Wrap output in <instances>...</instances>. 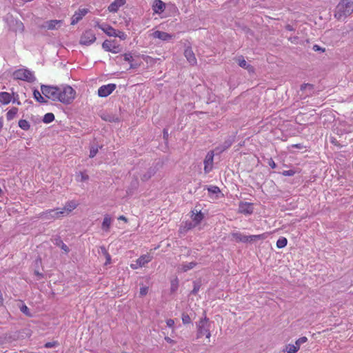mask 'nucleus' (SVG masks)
Returning a JSON list of instances; mask_svg holds the SVG:
<instances>
[{"instance_id": "nucleus-21", "label": "nucleus", "mask_w": 353, "mask_h": 353, "mask_svg": "<svg viewBox=\"0 0 353 353\" xmlns=\"http://www.w3.org/2000/svg\"><path fill=\"white\" fill-rule=\"evenodd\" d=\"M232 236L233 239H234L237 242L245 243V242L248 241V236H245V235L241 234V232H233V233H232Z\"/></svg>"}, {"instance_id": "nucleus-63", "label": "nucleus", "mask_w": 353, "mask_h": 353, "mask_svg": "<svg viewBox=\"0 0 353 353\" xmlns=\"http://www.w3.org/2000/svg\"><path fill=\"white\" fill-rule=\"evenodd\" d=\"M34 273H35V274H37V275L42 276V274H40L38 271H35V272H34Z\"/></svg>"}, {"instance_id": "nucleus-43", "label": "nucleus", "mask_w": 353, "mask_h": 353, "mask_svg": "<svg viewBox=\"0 0 353 353\" xmlns=\"http://www.w3.org/2000/svg\"><path fill=\"white\" fill-rule=\"evenodd\" d=\"M59 343L57 341L48 342L44 345L46 348H52L58 346Z\"/></svg>"}, {"instance_id": "nucleus-40", "label": "nucleus", "mask_w": 353, "mask_h": 353, "mask_svg": "<svg viewBox=\"0 0 353 353\" xmlns=\"http://www.w3.org/2000/svg\"><path fill=\"white\" fill-rule=\"evenodd\" d=\"M20 310L21 312L25 314L26 316H31V314L30 313V310L26 305L23 304L20 307Z\"/></svg>"}, {"instance_id": "nucleus-19", "label": "nucleus", "mask_w": 353, "mask_h": 353, "mask_svg": "<svg viewBox=\"0 0 353 353\" xmlns=\"http://www.w3.org/2000/svg\"><path fill=\"white\" fill-rule=\"evenodd\" d=\"M236 61H237L239 65L241 68L248 70L249 72H254V68L247 63V61L244 59L243 57L241 56L237 57L236 59Z\"/></svg>"}, {"instance_id": "nucleus-26", "label": "nucleus", "mask_w": 353, "mask_h": 353, "mask_svg": "<svg viewBox=\"0 0 353 353\" xmlns=\"http://www.w3.org/2000/svg\"><path fill=\"white\" fill-rule=\"evenodd\" d=\"M196 265V262L186 263L181 264L179 268L182 272H187L188 270L193 269Z\"/></svg>"}, {"instance_id": "nucleus-17", "label": "nucleus", "mask_w": 353, "mask_h": 353, "mask_svg": "<svg viewBox=\"0 0 353 353\" xmlns=\"http://www.w3.org/2000/svg\"><path fill=\"white\" fill-rule=\"evenodd\" d=\"M154 38L159 39L162 41H169L174 37L173 34H168L165 32L157 30L152 33Z\"/></svg>"}, {"instance_id": "nucleus-46", "label": "nucleus", "mask_w": 353, "mask_h": 353, "mask_svg": "<svg viewBox=\"0 0 353 353\" xmlns=\"http://www.w3.org/2000/svg\"><path fill=\"white\" fill-rule=\"evenodd\" d=\"M148 287H142L140 289V295L141 296H145L148 294Z\"/></svg>"}, {"instance_id": "nucleus-12", "label": "nucleus", "mask_w": 353, "mask_h": 353, "mask_svg": "<svg viewBox=\"0 0 353 353\" xmlns=\"http://www.w3.org/2000/svg\"><path fill=\"white\" fill-rule=\"evenodd\" d=\"M77 205L78 203L74 201H70L67 202L63 208H59L63 217L69 215L70 213L77 207Z\"/></svg>"}, {"instance_id": "nucleus-22", "label": "nucleus", "mask_w": 353, "mask_h": 353, "mask_svg": "<svg viewBox=\"0 0 353 353\" xmlns=\"http://www.w3.org/2000/svg\"><path fill=\"white\" fill-rule=\"evenodd\" d=\"M152 256L150 254H144L141 256L137 260L138 265L140 267L144 266L152 260Z\"/></svg>"}, {"instance_id": "nucleus-39", "label": "nucleus", "mask_w": 353, "mask_h": 353, "mask_svg": "<svg viewBox=\"0 0 353 353\" xmlns=\"http://www.w3.org/2000/svg\"><path fill=\"white\" fill-rule=\"evenodd\" d=\"M307 341V338L306 336H302L297 339L295 342V345L299 347V350L302 344L306 343Z\"/></svg>"}, {"instance_id": "nucleus-15", "label": "nucleus", "mask_w": 353, "mask_h": 353, "mask_svg": "<svg viewBox=\"0 0 353 353\" xmlns=\"http://www.w3.org/2000/svg\"><path fill=\"white\" fill-rule=\"evenodd\" d=\"M99 29H101L105 34L109 37H114L116 34V31L114 28L107 23H97L96 25Z\"/></svg>"}, {"instance_id": "nucleus-38", "label": "nucleus", "mask_w": 353, "mask_h": 353, "mask_svg": "<svg viewBox=\"0 0 353 353\" xmlns=\"http://www.w3.org/2000/svg\"><path fill=\"white\" fill-rule=\"evenodd\" d=\"M98 150H99V147L97 145H92L90 147V154H89L90 158H93L94 157H95L98 152Z\"/></svg>"}, {"instance_id": "nucleus-42", "label": "nucleus", "mask_w": 353, "mask_h": 353, "mask_svg": "<svg viewBox=\"0 0 353 353\" xmlns=\"http://www.w3.org/2000/svg\"><path fill=\"white\" fill-rule=\"evenodd\" d=\"M182 321L184 324H189L191 323V319L188 314L183 313L182 314Z\"/></svg>"}, {"instance_id": "nucleus-14", "label": "nucleus", "mask_w": 353, "mask_h": 353, "mask_svg": "<svg viewBox=\"0 0 353 353\" xmlns=\"http://www.w3.org/2000/svg\"><path fill=\"white\" fill-rule=\"evenodd\" d=\"M88 10L86 8L79 9L72 17L71 24H77L82 18L88 13Z\"/></svg>"}, {"instance_id": "nucleus-35", "label": "nucleus", "mask_w": 353, "mask_h": 353, "mask_svg": "<svg viewBox=\"0 0 353 353\" xmlns=\"http://www.w3.org/2000/svg\"><path fill=\"white\" fill-rule=\"evenodd\" d=\"M54 119V115L52 113H47L44 115L43 121L46 123H50Z\"/></svg>"}, {"instance_id": "nucleus-25", "label": "nucleus", "mask_w": 353, "mask_h": 353, "mask_svg": "<svg viewBox=\"0 0 353 353\" xmlns=\"http://www.w3.org/2000/svg\"><path fill=\"white\" fill-rule=\"evenodd\" d=\"M11 95L8 92H0V102L3 104H8L11 101Z\"/></svg>"}, {"instance_id": "nucleus-24", "label": "nucleus", "mask_w": 353, "mask_h": 353, "mask_svg": "<svg viewBox=\"0 0 353 353\" xmlns=\"http://www.w3.org/2000/svg\"><path fill=\"white\" fill-rule=\"evenodd\" d=\"M192 221L197 225L203 219V214L201 212H194L192 211Z\"/></svg>"}, {"instance_id": "nucleus-50", "label": "nucleus", "mask_w": 353, "mask_h": 353, "mask_svg": "<svg viewBox=\"0 0 353 353\" xmlns=\"http://www.w3.org/2000/svg\"><path fill=\"white\" fill-rule=\"evenodd\" d=\"M166 324L169 327H173L174 324V321L173 319H168L166 321Z\"/></svg>"}, {"instance_id": "nucleus-27", "label": "nucleus", "mask_w": 353, "mask_h": 353, "mask_svg": "<svg viewBox=\"0 0 353 353\" xmlns=\"http://www.w3.org/2000/svg\"><path fill=\"white\" fill-rule=\"evenodd\" d=\"M313 90H314V85L312 84L304 83V84L301 85V90L305 91L306 96H309V95L312 94Z\"/></svg>"}, {"instance_id": "nucleus-18", "label": "nucleus", "mask_w": 353, "mask_h": 353, "mask_svg": "<svg viewBox=\"0 0 353 353\" xmlns=\"http://www.w3.org/2000/svg\"><path fill=\"white\" fill-rule=\"evenodd\" d=\"M125 3V0H114L112 3L110 4L108 8V10L110 12H116L118 11L120 7L123 6Z\"/></svg>"}, {"instance_id": "nucleus-9", "label": "nucleus", "mask_w": 353, "mask_h": 353, "mask_svg": "<svg viewBox=\"0 0 353 353\" xmlns=\"http://www.w3.org/2000/svg\"><path fill=\"white\" fill-rule=\"evenodd\" d=\"M102 48L108 52L117 54L121 52L119 46L116 45L114 41L105 40L102 43Z\"/></svg>"}, {"instance_id": "nucleus-52", "label": "nucleus", "mask_w": 353, "mask_h": 353, "mask_svg": "<svg viewBox=\"0 0 353 353\" xmlns=\"http://www.w3.org/2000/svg\"><path fill=\"white\" fill-rule=\"evenodd\" d=\"M268 164L272 168H275L276 166L275 162L272 160V159H270L269 160Z\"/></svg>"}, {"instance_id": "nucleus-23", "label": "nucleus", "mask_w": 353, "mask_h": 353, "mask_svg": "<svg viewBox=\"0 0 353 353\" xmlns=\"http://www.w3.org/2000/svg\"><path fill=\"white\" fill-rule=\"evenodd\" d=\"M112 223L111 217L109 215H105L104 216L101 228L103 230L108 232L110 228Z\"/></svg>"}, {"instance_id": "nucleus-10", "label": "nucleus", "mask_w": 353, "mask_h": 353, "mask_svg": "<svg viewBox=\"0 0 353 353\" xmlns=\"http://www.w3.org/2000/svg\"><path fill=\"white\" fill-rule=\"evenodd\" d=\"M116 89V85L109 83L101 86L98 90V94L101 97H105L110 95Z\"/></svg>"}, {"instance_id": "nucleus-55", "label": "nucleus", "mask_w": 353, "mask_h": 353, "mask_svg": "<svg viewBox=\"0 0 353 353\" xmlns=\"http://www.w3.org/2000/svg\"><path fill=\"white\" fill-rule=\"evenodd\" d=\"M130 267H131L132 269H134V270L137 269L138 268H140V266H139V265H138L137 260L135 261V263H132V264L130 265Z\"/></svg>"}, {"instance_id": "nucleus-20", "label": "nucleus", "mask_w": 353, "mask_h": 353, "mask_svg": "<svg viewBox=\"0 0 353 353\" xmlns=\"http://www.w3.org/2000/svg\"><path fill=\"white\" fill-rule=\"evenodd\" d=\"M153 10L156 13L161 12L165 8V3L161 0H155L153 3Z\"/></svg>"}, {"instance_id": "nucleus-56", "label": "nucleus", "mask_w": 353, "mask_h": 353, "mask_svg": "<svg viewBox=\"0 0 353 353\" xmlns=\"http://www.w3.org/2000/svg\"><path fill=\"white\" fill-rule=\"evenodd\" d=\"M285 29L288 30V31H294V28H293V26L290 24H288L285 26Z\"/></svg>"}, {"instance_id": "nucleus-45", "label": "nucleus", "mask_w": 353, "mask_h": 353, "mask_svg": "<svg viewBox=\"0 0 353 353\" xmlns=\"http://www.w3.org/2000/svg\"><path fill=\"white\" fill-rule=\"evenodd\" d=\"M123 59L125 61L131 62L133 60V57L131 54L130 53H125L123 54Z\"/></svg>"}, {"instance_id": "nucleus-47", "label": "nucleus", "mask_w": 353, "mask_h": 353, "mask_svg": "<svg viewBox=\"0 0 353 353\" xmlns=\"http://www.w3.org/2000/svg\"><path fill=\"white\" fill-rule=\"evenodd\" d=\"M294 174V171H293L292 170H285L283 172V175L284 176H293Z\"/></svg>"}, {"instance_id": "nucleus-2", "label": "nucleus", "mask_w": 353, "mask_h": 353, "mask_svg": "<svg viewBox=\"0 0 353 353\" xmlns=\"http://www.w3.org/2000/svg\"><path fill=\"white\" fill-rule=\"evenodd\" d=\"M59 101L64 104H70L75 98L76 92L70 85H62L59 87Z\"/></svg>"}, {"instance_id": "nucleus-44", "label": "nucleus", "mask_w": 353, "mask_h": 353, "mask_svg": "<svg viewBox=\"0 0 353 353\" xmlns=\"http://www.w3.org/2000/svg\"><path fill=\"white\" fill-rule=\"evenodd\" d=\"M196 225L192 221V222H185L184 228L186 230H190L194 227H196Z\"/></svg>"}, {"instance_id": "nucleus-48", "label": "nucleus", "mask_w": 353, "mask_h": 353, "mask_svg": "<svg viewBox=\"0 0 353 353\" xmlns=\"http://www.w3.org/2000/svg\"><path fill=\"white\" fill-rule=\"evenodd\" d=\"M208 190L209 192H211L212 193H217L219 192L220 190H219V188L216 186H212L210 188H208Z\"/></svg>"}, {"instance_id": "nucleus-16", "label": "nucleus", "mask_w": 353, "mask_h": 353, "mask_svg": "<svg viewBox=\"0 0 353 353\" xmlns=\"http://www.w3.org/2000/svg\"><path fill=\"white\" fill-rule=\"evenodd\" d=\"M184 56L187 61L192 65H196L197 63L195 54L192 48L188 47L184 51Z\"/></svg>"}, {"instance_id": "nucleus-11", "label": "nucleus", "mask_w": 353, "mask_h": 353, "mask_svg": "<svg viewBox=\"0 0 353 353\" xmlns=\"http://www.w3.org/2000/svg\"><path fill=\"white\" fill-rule=\"evenodd\" d=\"M214 154L213 152H209L206 154L204 159V171L205 173H209L212 170L213 166Z\"/></svg>"}, {"instance_id": "nucleus-7", "label": "nucleus", "mask_w": 353, "mask_h": 353, "mask_svg": "<svg viewBox=\"0 0 353 353\" xmlns=\"http://www.w3.org/2000/svg\"><path fill=\"white\" fill-rule=\"evenodd\" d=\"M40 217L43 219H61L63 217L62 213L59 208L57 209H52L46 210V212H43L41 214Z\"/></svg>"}, {"instance_id": "nucleus-60", "label": "nucleus", "mask_w": 353, "mask_h": 353, "mask_svg": "<svg viewBox=\"0 0 353 353\" xmlns=\"http://www.w3.org/2000/svg\"><path fill=\"white\" fill-rule=\"evenodd\" d=\"M163 136L164 137H167L168 136V130L165 129L163 130Z\"/></svg>"}, {"instance_id": "nucleus-6", "label": "nucleus", "mask_w": 353, "mask_h": 353, "mask_svg": "<svg viewBox=\"0 0 353 353\" xmlns=\"http://www.w3.org/2000/svg\"><path fill=\"white\" fill-rule=\"evenodd\" d=\"M97 38L92 30H85L81 36L79 43L83 46H90L95 42Z\"/></svg>"}, {"instance_id": "nucleus-29", "label": "nucleus", "mask_w": 353, "mask_h": 353, "mask_svg": "<svg viewBox=\"0 0 353 353\" xmlns=\"http://www.w3.org/2000/svg\"><path fill=\"white\" fill-rule=\"evenodd\" d=\"M33 96L37 101H38L41 103H47V101L44 99V97L41 95L40 92L38 91L37 90H34L33 91Z\"/></svg>"}, {"instance_id": "nucleus-31", "label": "nucleus", "mask_w": 353, "mask_h": 353, "mask_svg": "<svg viewBox=\"0 0 353 353\" xmlns=\"http://www.w3.org/2000/svg\"><path fill=\"white\" fill-rule=\"evenodd\" d=\"M299 350V347L296 346L294 344H288L285 347V351L288 353H296Z\"/></svg>"}, {"instance_id": "nucleus-37", "label": "nucleus", "mask_w": 353, "mask_h": 353, "mask_svg": "<svg viewBox=\"0 0 353 353\" xmlns=\"http://www.w3.org/2000/svg\"><path fill=\"white\" fill-rule=\"evenodd\" d=\"M155 172L156 170L154 168H150L147 174L143 175L142 179L144 181L148 180Z\"/></svg>"}, {"instance_id": "nucleus-33", "label": "nucleus", "mask_w": 353, "mask_h": 353, "mask_svg": "<svg viewBox=\"0 0 353 353\" xmlns=\"http://www.w3.org/2000/svg\"><path fill=\"white\" fill-rule=\"evenodd\" d=\"M89 179V176L83 172H80L77 175V180L79 181H86Z\"/></svg>"}, {"instance_id": "nucleus-58", "label": "nucleus", "mask_w": 353, "mask_h": 353, "mask_svg": "<svg viewBox=\"0 0 353 353\" xmlns=\"http://www.w3.org/2000/svg\"><path fill=\"white\" fill-rule=\"evenodd\" d=\"M101 252L102 254L105 256L107 254H109L107 251V250L104 248V247H101Z\"/></svg>"}, {"instance_id": "nucleus-8", "label": "nucleus", "mask_w": 353, "mask_h": 353, "mask_svg": "<svg viewBox=\"0 0 353 353\" xmlns=\"http://www.w3.org/2000/svg\"><path fill=\"white\" fill-rule=\"evenodd\" d=\"M63 24V20H49L46 22H44L41 25V28L44 29H47L48 30H58L59 28H61Z\"/></svg>"}, {"instance_id": "nucleus-54", "label": "nucleus", "mask_w": 353, "mask_h": 353, "mask_svg": "<svg viewBox=\"0 0 353 353\" xmlns=\"http://www.w3.org/2000/svg\"><path fill=\"white\" fill-rule=\"evenodd\" d=\"M199 290V287L198 285H196V284H194V286L192 291V293L194 294H196L198 292Z\"/></svg>"}, {"instance_id": "nucleus-36", "label": "nucleus", "mask_w": 353, "mask_h": 353, "mask_svg": "<svg viewBox=\"0 0 353 353\" xmlns=\"http://www.w3.org/2000/svg\"><path fill=\"white\" fill-rule=\"evenodd\" d=\"M288 241L285 237H281L276 241V246L278 248H283L286 246Z\"/></svg>"}, {"instance_id": "nucleus-32", "label": "nucleus", "mask_w": 353, "mask_h": 353, "mask_svg": "<svg viewBox=\"0 0 353 353\" xmlns=\"http://www.w3.org/2000/svg\"><path fill=\"white\" fill-rule=\"evenodd\" d=\"M19 126L23 130H28L30 127L29 122L25 119L19 120Z\"/></svg>"}, {"instance_id": "nucleus-3", "label": "nucleus", "mask_w": 353, "mask_h": 353, "mask_svg": "<svg viewBox=\"0 0 353 353\" xmlns=\"http://www.w3.org/2000/svg\"><path fill=\"white\" fill-rule=\"evenodd\" d=\"M212 323L206 317L201 319L196 324V339H200L203 336L208 339L211 336L210 327Z\"/></svg>"}, {"instance_id": "nucleus-62", "label": "nucleus", "mask_w": 353, "mask_h": 353, "mask_svg": "<svg viewBox=\"0 0 353 353\" xmlns=\"http://www.w3.org/2000/svg\"><path fill=\"white\" fill-rule=\"evenodd\" d=\"M3 127V122H2V120L0 119V130Z\"/></svg>"}, {"instance_id": "nucleus-30", "label": "nucleus", "mask_w": 353, "mask_h": 353, "mask_svg": "<svg viewBox=\"0 0 353 353\" xmlns=\"http://www.w3.org/2000/svg\"><path fill=\"white\" fill-rule=\"evenodd\" d=\"M18 112V108H11L6 114V119L8 121L12 120L17 115Z\"/></svg>"}, {"instance_id": "nucleus-53", "label": "nucleus", "mask_w": 353, "mask_h": 353, "mask_svg": "<svg viewBox=\"0 0 353 353\" xmlns=\"http://www.w3.org/2000/svg\"><path fill=\"white\" fill-rule=\"evenodd\" d=\"M105 259H106V261H105V265H108V264H110L111 263V256L109 254H107L105 256Z\"/></svg>"}, {"instance_id": "nucleus-1", "label": "nucleus", "mask_w": 353, "mask_h": 353, "mask_svg": "<svg viewBox=\"0 0 353 353\" xmlns=\"http://www.w3.org/2000/svg\"><path fill=\"white\" fill-rule=\"evenodd\" d=\"M353 12V0H341L335 8L334 17L344 20Z\"/></svg>"}, {"instance_id": "nucleus-5", "label": "nucleus", "mask_w": 353, "mask_h": 353, "mask_svg": "<svg viewBox=\"0 0 353 353\" xmlns=\"http://www.w3.org/2000/svg\"><path fill=\"white\" fill-rule=\"evenodd\" d=\"M13 76L15 79L26 81L28 82H33L35 80V77L34 75V73L25 68H21L16 70Z\"/></svg>"}, {"instance_id": "nucleus-13", "label": "nucleus", "mask_w": 353, "mask_h": 353, "mask_svg": "<svg viewBox=\"0 0 353 353\" xmlns=\"http://www.w3.org/2000/svg\"><path fill=\"white\" fill-rule=\"evenodd\" d=\"M252 203L248 202H240L239 205V212L244 214H251L253 212Z\"/></svg>"}, {"instance_id": "nucleus-49", "label": "nucleus", "mask_w": 353, "mask_h": 353, "mask_svg": "<svg viewBox=\"0 0 353 353\" xmlns=\"http://www.w3.org/2000/svg\"><path fill=\"white\" fill-rule=\"evenodd\" d=\"M312 49L314 51H321V52H325V49L324 48H322L321 47H320L318 45H314L313 47H312Z\"/></svg>"}, {"instance_id": "nucleus-61", "label": "nucleus", "mask_w": 353, "mask_h": 353, "mask_svg": "<svg viewBox=\"0 0 353 353\" xmlns=\"http://www.w3.org/2000/svg\"><path fill=\"white\" fill-rule=\"evenodd\" d=\"M119 219L127 221V219L124 216H120Z\"/></svg>"}, {"instance_id": "nucleus-28", "label": "nucleus", "mask_w": 353, "mask_h": 353, "mask_svg": "<svg viewBox=\"0 0 353 353\" xmlns=\"http://www.w3.org/2000/svg\"><path fill=\"white\" fill-rule=\"evenodd\" d=\"M233 143V140L232 139H228L224 141L222 145L218 147L216 150H219L220 152L227 150L229 148Z\"/></svg>"}, {"instance_id": "nucleus-59", "label": "nucleus", "mask_w": 353, "mask_h": 353, "mask_svg": "<svg viewBox=\"0 0 353 353\" xmlns=\"http://www.w3.org/2000/svg\"><path fill=\"white\" fill-rule=\"evenodd\" d=\"M165 340L168 343H174V341H173L172 339H170V337H168V336L165 337Z\"/></svg>"}, {"instance_id": "nucleus-34", "label": "nucleus", "mask_w": 353, "mask_h": 353, "mask_svg": "<svg viewBox=\"0 0 353 353\" xmlns=\"http://www.w3.org/2000/svg\"><path fill=\"white\" fill-rule=\"evenodd\" d=\"M265 237L266 236L265 234L248 236V241H254L257 240L264 239Z\"/></svg>"}, {"instance_id": "nucleus-51", "label": "nucleus", "mask_w": 353, "mask_h": 353, "mask_svg": "<svg viewBox=\"0 0 353 353\" xmlns=\"http://www.w3.org/2000/svg\"><path fill=\"white\" fill-rule=\"evenodd\" d=\"M61 248L63 250H64L66 253L69 252V248L67 245L64 243L61 242Z\"/></svg>"}, {"instance_id": "nucleus-41", "label": "nucleus", "mask_w": 353, "mask_h": 353, "mask_svg": "<svg viewBox=\"0 0 353 353\" xmlns=\"http://www.w3.org/2000/svg\"><path fill=\"white\" fill-rule=\"evenodd\" d=\"M114 37H119L121 40H125L127 38V34L122 31L117 30L116 34H114Z\"/></svg>"}, {"instance_id": "nucleus-57", "label": "nucleus", "mask_w": 353, "mask_h": 353, "mask_svg": "<svg viewBox=\"0 0 353 353\" xmlns=\"http://www.w3.org/2000/svg\"><path fill=\"white\" fill-rule=\"evenodd\" d=\"M297 39H298V38H297L296 37H290V38H289V40H290L292 43H296V41H297Z\"/></svg>"}, {"instance_id": "nucleus-4", "label": "nucleus", "mask_w": 353, "mask_h": 353, "mask_svg": "<svg viewBox=\"0 0 353 353\" xmlns=\"http://www.w3.org/2000/svg\"><path fill=\"white\" fill-rule=\"evenodd\" d=\"M41 90L42 94L48 99L54 101H59V87L42 85Z\"/></svg>"}]
</instances>
